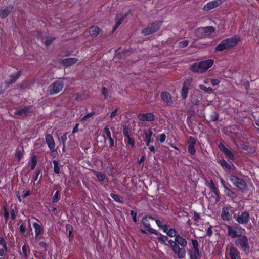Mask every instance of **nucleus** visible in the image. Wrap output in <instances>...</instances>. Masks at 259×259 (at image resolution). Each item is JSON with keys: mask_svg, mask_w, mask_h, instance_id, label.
<instances>
[{"mask_svg": "<svg viewBox=\"0 0 259 259\" xmlns=\"http://www.w3.org/2000/svg\"><path fill=\"white\" fill-rule=\"evenodd\" d=\"M240 41V38L237 36L224 39L215 47L214 52H221L229 49L235 46Z\"/></svg>", "mask_w": 259, "mask_h": 259, "instance_id": "f257e3e1", "label": "nucleus"}, {"mask_svg": "<svg viewBox=\"0 0 259 259\" xmlns=\"http://www.w3.org/2000/svg\"><path fill=\"white\" fill-rule=\"evenodd\" d=\"M141 221L142 224L143 225L144 228L147 229V231L149 233L153 234L155 235H161V236L158 237L157 238V239L159 242L165 245H167L166 243V240H167L168 239V238L166 236L162 235L161 234L158 233L157 230L153 229L151 227L150 223L148 220L147 219V217H143Z\"/></svg>", "mask_w": 259, "mask_h": 259, "instance_id": "f03ea898", "label": "nucleus"}, {"mask_svg": "<svg viewBox=\"0 0 259 259\" xmlns=\"http://www.w3.org/2000/svg\"><path fill=\"white\" fill-rule=\"evenodd\" d=\"M213 64V60L208 59L196 62L191 67V70L195 72H203L210 68Z\"/></svg>", "mask_w": 259, "mask_h": 259, "instance_id": "7ed1b4c3", "label": "nucleus"}, {"mask_svg": "<svg viewBox=\"0 0 259 259\" xmlns=\"http://www.w3.org/2000/svg\"><path fill=\"white\" fill-rule=\"evenodd\" d=\"M215 31V28L212 26L199 27L195 30L196 37L198 39H201L210 35Z\"/></svg>", "mask_w": 259, "mask_h": 259, "instance_id": "20e7f679", "label": "nucleus"}, {"mask_svg": "<svg viewBox=\"0 0 259 259\" xmlns=\"http://www.w3.org/2000/svg\"><path fill=\"white\" fill-rule=\"evenodd\" d=\"M63 87V81L61 79H59L48 87V92L50 95H53L61 91Z\"/></svg>", "mask_w": 259, "mask_h": 259, "instance_id": "39448f33", "label": "nucleus"}, {"mask_svg": "<svg viewBox=\"0 0 259 259\" xmlns=\"http://www.w3.org/2000/svg\"><path fill=\"white\" fill-rule=\"evenodd\" d=\"M161 23V22H154L149 24L142 30V33L145 36H147L156 32L159 29Z\"/></svg>", "mask_w": 259, "mask_h": 259, "instance_id": "423d86ee", "label": "nucleus"}, {"mask_svg": "<svg viewBox=\"0 0 259 259\" xmlns=\"http://www.w3.org/2000/svg\"><path fill=\"white\" fill-rule=\"evenodd\" d=\"M230 180L233 184L240 189L245 190L247 188V184L242 178L238 177L234 174H231L229 177Z\"/></svg>", "mask_w": 259, "mask_h": 259, "instance_id": "0eeeda50", "label": "nucleus"}, {"mask_svg": "<svg viewBox=\"0 0 259 259\" xmlns=\"http://www.w3.org/2000/svg\"><path fill=\"white\" fill-rule=\"evenodd\" d=\"M238 237V238L235 241L236 245L239 246L243 251H249L250 247L247 236L240 235Z\"/></svg>", "mask_w": 259, "mask_h": 259, "instance_id": "6e6552de", "label": "nucleus"}, {"mask_svg": "<svg viewBox=\"0 0 259 259\" xmlns=\"http://www.w3.org/2000/svg\"><path fill=\"white\" fill-rule=\"evenodd\" d=\"M192 245L193 248L188 250V254L190 256V259H199L200 256L201 252L199 251L198 246L199 244L197 240H191Z\"/></svg>", "mask_w": 259, "mask_h": 259, "instance_id": "1a4fd4ad", "label": "nucleus"}, {"mask_svg": "<svg viewBox=\"0 0 259 259\" xmlns=\"http://www.w3.org/2000/svg\"><path fill=\"white\" fill-rule=\"evenodd\" d=\"M234 212V209L230 206H224L222 208L221 218L224 221L230 222L232 220V213Z\"/></svg>", "mask_w": 259, "mask_h": 259, "instance_id": "9d476101", "label": "nucleus"}, {"mask_svg": "<svg viewBox=\"0 0 259 259\" xmlns=\"http://www.w3.org/2000/svg\"><path fill=\"white\" fill-rule=\"evenodd\" d=\"M169 246L174 253L177 255L179 259H183L185 257L186 252L184 247H180L176 244L169 245Z\"/></svg>", "mask_w": 259, "mask_h": 259, "instance_id": "9b49d317", "label": "nucleus"}, {"mask_svg": "<svg viewBox=\"0 0 259 259\" xmlns=\"http://www.w3.org/2000/svg\"><path fill=\"white\" fill-rule=\"evenodd\" d=\"M220 182L224 189V192L226 195L232 198H234L236 197V193L228 187V185L231 186L229 184H226L225 181L222 178L220 180Z\"/></svg>", "mask_w": 259, "mask_h": 259, "instance_id": "f8f14e48", "label": "nucleus"}, {"mask_svg": "<svg viewBox=\"0 0 259 259\" xmlns=\"http://www.w3.org/2000/svg\"><path fill=\"white\" fill-rule=\"evenodd\" d=\"M168 241L169 245H173L176 244V245L181 246L182 247H185L187 245V240L181 237L179 234L176 236V238H175V241L172 240H167Z\"/></svg>", "mask_w": 259, "mask_h": 259, "instance_id": "ddd939ff", "label": "nucleus"}, {"mask_svg": "<svg viewBox=\"0 0 259 259\" xmlns=\"http://www.w3.org/2000/svg\"><path fill=\"white\" fill-rule=\"evenodd\" d=\"M249 213L248 212L245 211L240 215H238L236 219V221L240 224H247L249 221Z\"/></svg>", "mask_w": 259, "mask_h": 259, "instance_id": "4468645a", "label": "nucleus"}, {"mask_svg": "<svg viewBox=\"0 0 259 259\" xmlns=\"http://www.w3.org/2000/svg\"><path fill=\"white\" fill-rule=\"evenodd\" d=\"M162 101L168 106L173 104V101L171 94L168 92H162L160 95Z\"/></svg>", "mask_w": 259, "mask_h": 259, "instance_id": "2eb2a0df", "label": "nucleus"}, {"mask_svg": "<svg viewBox=\"0 0 259 259\" xmlns=\"http://www.w3.org/2000/svg\"><path fill=\"white\" fill-rule=\"evenodd\" d=\"M25 152L23 149V147H17V149L15 151V157L14 161L19 162L20 160L23 158Z\"/></svg>", "mask_w": 259, "mask_h": 259, "instance_id": "dca6fc26", "label": "nucleus"}, {"mask_svg": "<svg viewBox=\"0 0 259 259\" xmlns=\"http://www.w3.org/2000/svg\"><path fill=\"white\" fill-rule=\"evenodd\" d=\"M138 118L142 121H152L155 119V116L153 113L139 114L138 116Z\"/></svg>", "mask_w": 259, "mask_h": 259, "instance_id": "f3484780", "label": "nucleus"}, {"mask_svg": "<svg viewBox=\"0 0 259 259\" xmlns=\"http://www.w3.org/2000/svg\"><path fill=\"white\" fill-rule=\"evenodd\" d=\"M222 3L221 0H213L209 2L204 6V10L205 11H209L213 8L217 7L219 5Z\"/></svg>", "mask_w": 259, "mask_h": 259, "instance_id": "a211bd4d", "label": "nucleus"}, {"mask_svg": "<svg viewBox=\"0 0 259 259\" xmlns=\"http://www.w3.org/2000/svg\"><path fill=\"white\" fill-rule=\"evenodd\" d=\"M220 150L224 153L226 157L232 161L235 160V157L232 152L227 147H219Z\"/></svg>", "mask_w": 259, "mask_h": 259, "instance_id": "6ab92c4d", "label": "nucleus"}, {"mask_svg": "<svg viewBox=\"0 0 259 259\" xmlns=\"http://www.w3.org/2000/svg\"><path fill=\"white\" fill-rule=\"evenodd\" d=\"M13 6L9 5L4 9L0 10V17L2 19L6 18L12 11Z\"/></svg>", "mask_w": 259, "mask_h": 259, "instance_id": "aec40b11", "label": "nucleus"}, {"mask_svg": "<svg viewBox=\"0 0 259 259\" xmlns=\"http://www.w3.org/2000/svg\"><path fill=\"white\" fill-rule=\"evenodd\" d=\"M144 138L143 140L145 141L147 146H148L149 144L151 142V137L152 135V131L151 129L144 130Z\"/></svg>", "mask_w": 259, "mask_h": 259, "instance_id": "412c9836", "label": "nucleus"}, {"mask_svg": "<svg viewBox=\"0 0 259 259\" xmlns=\"http://www.w3.org/2000/svg\"><path fill=\"white\" fill-rule=\"evenodd\" d=\"M78 59L76 58H68L63 59L61 61V64L65 67H68L75 64Z\"/></svg>", "mask_w": 259, "mask_h": 259, "instance_id": "4be33fe9", "label": "nucleus"}, {"mask_svg": "<svg viewBox=\"0 0 259 259\" xmlns=\"http://www.w3.org/2000/svg\"><path fill=\"white\" fill-rule=\"evenodd\" d=\"M209 187L211 190V192H213L216 196V202H218L220 198L219 196V191L215 187V184L212 180L210 181Z\"/></svg>", "mask_w": 259, "mask_h": 259, "instance_id": "5701e85b", "label": "nucleus"}, {"mask_svg": "<svg viewBox=\"0 0 259 259\" xmlns=\"http://www.w3.org/2000/svg\"><path fill=\"white\" fill-rule=\"evenodd\" d=\"M126 15H122L121 14H117L116 16V24L113 28V31H114L119 26V25L122 23V21L125 18Z\"/></svg>", "mask_w": 259, "mask_h": 259, "instance_id": "b1692460", "label": "nucleus"}, {"mask_svg": "<svg viewBox=\"0 0 259 259\" xmlns=\"http://www.w3.org/2000/svg\"><path fill=\"white\" fill-rule=\"evenodd\" d=\"M239 254V251L234 246L230 247L229 255L231 259H237Z\"/></svg>", "mask_w": 259, "mask_h": 259, "instance_id": "393cba45", "label": "nucleus"}, {"mask_svg": "<svg viewBox=\"0 0 259 259\" xmlns=\"http://www.w3.org/2000/svg\"><path fill=\"white\" fill-rule=\"evenodd\" d=\"M33 226L35 229V237H37L41 235L43 232V228L40 225L36 222L33 223Z\"/></svg>", "mask_w": 259, "mask_h": 259, "instance_id": "a878e982", "label": "nucleus"}, {"mask_svg": "<svg viewBox=\"0 0 259 259\" xmlns=\"http://www.w3.org/2000/svg\"><path fill=\"white\" fill-rule=\"evenodd\" d=\"M30 106H25L24 108L16 111L15 114L18 115H27L29 113V110L31 108Z\"/></svg>", "mask_w": 259, "mask_h": 259, "instance_id": "bb28decb", "label": "nucleus"}, {"mask_svg": "<svg viewBox=\"0 0 259 259\" xmlns=\"http://www.w3.org/2000/svg\"><path fill=\"white\" fill-rule=\"evenodd\" d=\"M21 75V70L18 71L16 74H12L10 75V79L9 81H6L5 83L7 84V86H9L10 84H12L15 82L17 79Z\"/></svg>", "mask_w": 259, "mask_h": 259, "instance_id": "cd10ccee", "label": "nucleus"}, {"mask_svg": "<svg viewBox=\"0 0 259 259\" xmlns=\"http://www.w3.org/2000/svg\"><path fill=\"white\" fill-rule=\"evenodd\" d=\"M227 228L228 229V234L231 236L232 238H235L239 236L237 234L236 229H234L231 226L227 225Z\"/></svg>", "mask_w": 259, "mask_h": 259, "instance_id": "c85d7f7f", "label": "nucleus"}, {"mask_svg": "<svg viewBox=\"0 0 259 259\" xmlns=\"http://www.w3.org/2000/svg\"><path fill=\"white\" fill-rule=\"evenodd\" d=\"M100 28L97 26H91L89 29V33L91 36L96 37L99 34Z\"/></svg>", "mask_w": 259, "mask_h": 259, "instance_id": "c756f323", "label": "nucleus"}, {"mask_svg": "<svg viewBox=\"0 0 259 259\" xmlns=\"http://www.w3.org/2000/svg\"><path fill=\"white\" fill-rule=\"evenodd\" d=\"M37 163V160L36 156L34 154H33L31 156V159L28 162V164L29 165L31 170H34L35 169Z\"/></svg>", "mask_w": 259, "mask_h": 259, "instance_id": "7c9ffc66", "label": "nucleus"}, {"mask_svg": "<svg viewBox=\"0 0 259 259\" xmlns=\"http://www.w3.org/2000/svg\"><path fill=\"white\" fill-rule=\"evenodd\" d=\"M220 164L226 169H231L232 168H235V166L233 164L228 163L225 160L222 159L220 160Z\"/></svg>", "mask_w": 259, "mask_h": 259, "instance_id": "2f4dec72", "label": "nucleus"}, {"mask_svg": "<svg viewBox=\"0 0 259 259\" xmlns=\"http://www.w3.org/2000/svg\"><path fill=\"white\" fill-rule=\"evenodd\" d=\"M188 87L186 85V82H184L183 88L181 91V97L183 99H186L188 93Z\"/></svg>", "mask_w": 259, "mask_h": 259, "instance_id": "473e14b6", "label": "nucleus"}, {"mask_svg": "<svg viewBox=\"0 0 259 259\" xmlns=\"http://www.w3.org/2000/svg\"><path fill=\"white\" fill-rule=\"evenodd\" d=\"M110 196L115 202L121 204L123 203V198L120 195L112 193Z\"/></svg>", "mask_w": 259, "mask_h": 259, "instance_id": "72a5a7b5", "label": "nucleus"}, {"mask_svg": "<svg viewBox=\"0 0 259 259\" xmlns=\"http://www.w3.org/2000/svg\"><path fill=\"white\" fill-rule=\"evenodd\" d=\"M94 174L96 175L98 180L100 182H103L107 178L105 174L101 172L94 171Z\"/></svg>", "mask_w": 259, "mask_h": 259, "instance_id": "f704fd0d", "label": "nucleus"}, {"mask_svg": "<svg viewBox=\"0 0 259 259\" xmlns=\"http://www.w3.org/2000/svg\"><path fill=\"white\" fill-rule=\"evenodd\" d=\"M46 142L48 146H54L55 143L53 137L51 135H47L46 136Z\"/></svg>", "mask_w": 259, "mask_h": 259, "instance_id": "c9c22d12", "label": "nucleus"}, {"mask_svg": "<svg viewBox=\"0 0 259 259\" xmlns=\"http://www.w3.org/2000/svg\"><path fill=\"white\" fill-rule=\"evenodd\" d=\"M52 162H53V164L54 172L57 174H59L60 172V168L59 166L58 162L56 160H53Z\"/></svg>", "mask_w": 259, "mask_h": 259, "instance_id": "e433bc0d", "label": "nucleus"}, {"mask_svg": "<svg viewBox=\"0 0 259 259\" xmlns=\"http://www.w3.org/2000/svg\"><path fill=\"white\" fill-rule=\"evenodd\" d=\"M67 133H64L63 134L60 133L58 135L59 140L62 141L63 145H65V142L67 140Z\"/></svg>", "mask_w": 259, "mask_h": 259, "instance_id": "4c0bfd02", "label": "nucleus"}, {"mask_svg": "<svg viewBox=\"0 0 259 259\" xmlns=\"http://www.w3.org/2000/svg\"><path fill=\"white\" fill-rule=\"evenodd\" d=\"M191 102L193 105L197 106L200 103L199 99L195 95H192L191 97Z\"/></svg>", "mask_w": 259, "mask_h": 259, "instance_id": "58836bf2", "label": "nucleus"}, {"mask_svg": "<svg viewBox=\"0 0 259 259\" xmlns=\"http://www.w3.org/2000/svg\"><path fill=\"white\" fill-rule=\"evenodd\" d=\"M199 88L203 90L205 93L210 94L212 92L213 89L211 87H206L204 85L200 84Z\"/></svg>", "mask_w": 259, "mask_h": 259, "instance_id": "ea45409f", "label": "nucleus"}, {"mask_svg": "<svg viewBox=\"0 0 259 259\" xmlns=\"http://www.w3.org/2000/svg\"><path fill=\"white\" fill-rule=\"evenodd\" d=\"M60 199L59 192V191H56L54 195L52 197V202L53 203H57Z\"/></svg>", "mask_w": 259, "mask_h": 259, "instance_id": "a19ab883", "label": "nucleus"}, {"mask_svg": "<svg viewBox=\"0 0 259 259\" xmlns=\"http://www.w3.org/2000/svg\"><path fill=\"white\" fill-rule=\"evenodd\" d=\"M166 234L170 237H175V238H176V236L178 235L176 230L172 228L169 229L167 232Z\"/></svg>", "mask_w": 259, "mask_h": 259, "instance_id": "79ce46f5", "label": "nucleus"}, {"mask_svg": "<svg viewBox=\"0 0 259 259\" xmlns=\"http://www.w3.org/2000/svg\"><path fill=\"white\" fill-rule=\"evenodd\" d=\"M3 208L4 209L3 216L5 218V222L6 223L9 218V212L5 206H3Z\"/></svg>", "mask_w": 259, "mask_h": 259, "instance_id": "37998d69", "label": "nucleus"}, {"mask_svg": "<svg viewBox=\"0 0 259 259\" xmlns=\"http://www.w3.org/2000/svg\"><path fill=\"white\" fill-rule=\"evenodd\" d=\"M157 141H160V143H163L166 139V135L165 134H161L156 136Z\"/></svg>", "mask_w": 259, "mask_h": 259, "instance_id": "c03bdc74", "label": "nucleus"}, {"mask_svg": "<svg viewBox=\"0 0 259 259\" xmlns=\"http://www.w3.org/2000/svg\"><path fill=\"white\" fill-rule=\"evenodd\" d=\"M123 133L124 137L130 136L129 135V127L127 125H124L123 128Z\"/></svg>", "mask_w": 259, "mask_h": 259, "instance_id": "a18cd8bd", "label": "nucleus"}, {"mask_svg": "<svg viewBox=\"0 0 259 259\" xmlns=\"http://www.w3.org/2000/svg\"><path fill=\"white\" fill-rule=\"evenodd\" d=\"M125 141L131 146H134L135 145V141L130 137V136L125 138Z\"/></svg>", "mask_w": 259, "mask_h": 259, "instance_id": "49530a36", "label": "nucleus"}, {"mask_svg": "<svg viewBox=\"0 0 259 259\" xmlns=\"http://www.w3.org/2000/svg\"><path fill=\"white\" fill-rule=\"evenodd\" d=\"M101 92L102 94L104 96L105 99H106L108 97V91L106 87H103L102 88Z\"/></svg>", "mask_w": 259, "mask_h": 259, "instance_id": "de8ad7c7", "label": "nucleus"}, {"mask_svg": "<svg viewBox=\"0 0 259 259\" xmlns=\"http://www.w3.org/2000/svg\"><path fill=\"white\" fill-rule=\"evenodd\" d=\"M50 149V150L52 151V152H51V156L53 157V158H55L57 155H58V152H57V150H55V147H49Z\"/></svg>", "mask_w": 259, "mask_h": 259, "instance_id": "09e8293b", "label": "nucleus"}, {"mask_svg": "<svg viewBox=\"0 0 259 259\" xmlns=\"http://www.w3.org/2000/svg\"><path fill=\"white\" fill-rule=\"evenodd\" d=\"M19 231L21 234H24L26 231V226L24 224H22L20 225L19 227Z\"/></svg>", "mask_w": 259, "mask_h": 259, "instance_id": "8fccbe9b", "label": "nucleus"}, {"mask_svg": "<svg viewBox=\"0 0 259 259\" xmlns=\"http://www.w3.org/2000/svg\"><path fill=\"white\" fill-rule=\"evenodd\" d=\"M95 114V112H91L84 116H83L82 118H81V121H86L89 118H90V117H91L94 114Z\"/></svg>", "mask_w": 259, "mask_h": 259, "instance_id": "3c124183", "label": "nucleus"}, {"mask_svg": "<svg viewBox=\"0 0 259 259\" xmlns=\"http://www.w3.org/2000/svg\"><path fill=\"white\" fill-rule=\"evenodd\" d=\"M23 253L24 255V257L27 259L28 258V254L27 252V245L26 244H24L22 248Z\"/></svg>", "mask_w": 259, "mask_h": 259, "instance_id": "603ef678", "label": "nucleus"}, {"mask_svg": "<svg viewBox=\"0 0 259 259\" xmlns=\"http://www.w3.org/2000/svg\"><path fill=\"white\" fill-rule=\"evenodd\" d=\"M55 39V38L54 37L48 38L45 41L46 45L47 46L51 45L53 43Z\"/></svg>", "mask_w": 259, "mask_h": 259, "instance_id": "864d4df0", "label": "nucleus"}, {"mask_svg": "<svg viewBox=\"0 0 259 259\" xmlns=\"http://www.w3.org/2000/svg\"><path fill=\"white\" fill-rule=\"evenodd\" d=\"M130 214L133 218V221L134 223H136L137 222V212H135L134 210H131L130 211Z\"/></svg>", "mask_w": 259, "mask_h": 259, "instance_id": "5fc2aeb1", "label": "nucleus"}, {"mask_svg": "<svg viewBox=\"0 0 259 259\" xmlns=\"http://www.w3.org/2000/svg\"><path fill=\"white\" fill-rule=\"evenodd\" d=\"M41 170L40 169H37L36 170L35 176L33 178V181L35 182L37 180L39 175L41 174Z\"/></svg>", "mask_w": 259, "mask_h": 259, "instance_id": "6e6d98bb", "label": "nucleus"}, {"mask_svg": "<svg viewBox=\"0 0 259 259\" xmlns=\"http://www.w3.org/2000/svg\"><path fill=\"white\" fill-rule=\"evenodd\" d=\"M219 114L217 112H215L214 114L210 116V121H215L218 120Z\"/></svg>", "mask_w": 259, "mask_h": 259, "instance_id": "4d7b16f0", "label": "nucleus"}, {"mask_svg": "<svg viewBox=\"0 0 259 259\" xmlns=\"http://www.w3.org/2000/svg\"><path fill=\"white\" fill-rule=\"evenodd\" d=\"M189 146H193L196 144V140L192 137L189 138L188 141Z\"/></svg>", "mask_w": 259, "mask_h": 259, "instance_id": "13d9d810", "label": "nucleus"}, {"mask_svg": "<svg viewBox=\"0 0 259 259\" xmlns=\"http://www.w3.org/2000/svg\"><path fill=\"white\" fill-rule=\"evenodd\" d=\"M11 218L12 220L16 219V214L14 208H11Z\"/></svg>", "mask_w": 259, "mask_h": 259, "instance_id": "bf43d9fd", "label": "nucleus"}, {"mask_svg": "<svg viewBox=\"0 0 259 259\" xmlns=\"http://www.w3.org/2000/svg\"><path fill=\"white\" fill-rule=\"evenodd\" d=\"M189 44V41L188 40H184L179 43V47L181 48H184L187 46Z\"/></svg>", "mask_w": 259, "mask_h": 259, "instance_id": "052dcab7", "label": "nucleus"}, {"mask_svg": "<svg viewBox=\"0 0 259 259\" xmlns=\"http://www.w3.org/2000/svg\"><path fill=\"white\" fill-rule=\"evenodd\" d=\"M188 152L192 155H193L196 152L195 147H188Z\"/></svg>", "mask_w": 259, "mask_h": 259, "instance_id": "680f3d73", "label": "nucleus"}, {"mask_svg": "<svg viewBox=\"0 0 259 259\" xmlns=\"http://www.w3.org/2000/svg\"><path fill=\"white\" fill-rule=\"evenodd\" d=\"M212 235V226H210L207 229V235L211 236Z\"/></svg>", "mask_w": 259, "mask_h": 259, "instance_id": "e2e57ef3", "label": "nucleus"}, {"mask_svg": "<svg viewBox=\"0 0 259 259\" xmlns=\"http://www.w3.org/2000/svg\"><path fill=\"white\" fill-rule=\"evenodd\" d=\"M160 228L163 230V232L166 233H167V232L168 230V226L167 225H165V224H163L162 226H161Z\"/></svg>", "mask_w": 259, "mask_h": 259, "instance_id": "0e129e2a", "label": "nucleus"}, {"mask_svg": "<svg viewBox=\"0 0 259 259\" xmlns=\"http://www.w3.org/2000/svg\"><path fill=\"white\" fill-rule=\"evenodd\" d=\"M104 132L107 137H108L109 138H110L111 133H110L109 129L108 127H106L104 128Z\"/></svg>", "mask_w": 259, "mask_h": 259, "instance_id": "69168bd1", "label": "nucleus"}, {"mask_svg": "<svg viewBox=\"0 0 259 259\" xmlns=\"http://www.w3.org/2000/svg\"><path fill=\"white\" fill-rule=\"evenodd\" d=\"M30 195V192L29 190L24 191L23 194L22 195V197L25 198L27 196Z\"/></svg>", "mask_w": 259, "mask_h": 259, "instance_id": "338daca9", "label": "nucleus"}, {"mask_svg": "<svg viewBox=\"0 0 259 259\" xmlns=\"http://www.w3.org/2000/svg\"><path fill=\"white\" fill-rule=\"evenodd\" d=\"M220 81L217 79H212L211 80V83L212 85L215 86L219 84Z\"/></svg>", "mask_w": 259, "mask_h": 259, "instance_id": "774afa93", "label": "nucleus"}]
</instances>
